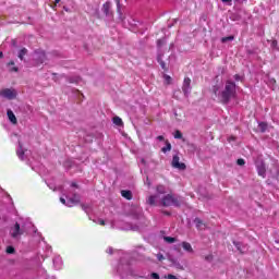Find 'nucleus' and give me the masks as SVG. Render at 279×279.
I'll use <instances>...</instances> for the list:
<instances>
[{
    "label": "nucleus",
    "instance_id": "f257e3e1",
    "mask_svg": "<svg viewBox=\"0 0 279 279\" xmlns=\"http://www.w3.org/2000/svg\"><path fill=\"white\" fill-rule=\"evenodd\" d=\"M146 202L149 206H163L165 208H169V206H181L184 201L180 196L167 194L161 197L158 195H150Z\"/></svg>",
    "mask_w": 279,
    "mask_h": 279
},
{
    "label": "nucleus",
    "instance_id": "f03ea898",
    "mask_svg": "<svg viewBox=\"0 0 279 279\" xmlns=\"http://www.w3.org/2000/svg\"><path fill=\"white\" fill-rule=\"evenodd\" d=\"M213 92L221 104H228L230 99H234V96L236 95V85L233 82H227L225 87L215 85Z\"/></svg>",
    "mask_w": 279,
    "mask_h": 279
},
{
    "label": "nucleus",
    "instance_id": "7ed1b4c3",
    "mask_svg": "<svg viewBox=\"0 0 279 279\" xmlns=\"http://www.w3.org/2000/svg\"><path fill=\"white\" fill-rule=\"evenodd\" d=\"M116 270L118 276H121L123 279L136 278L138 276L136 275V271L132 269V266H130V254H124L121 257Z\"/></svg>",
    "mask_w": 279,
    "mask_h": 279
},
{
    "label": "nucleus",
    "instance_id": "20e7f679",
    "mask_svg": "<svg viewBox=\"0 0 279 279\" xmlns=\"http://www.w3.org/2000/svg\"><path fill=\"white\" fill-rule=\"evenodd\" d=\"M29 228H32V222L20 219V221L15 222L14 226L11 227L10 235L12 239H21L23 234L29 232Z\"/></svg>",
    "mask_w": 279,
    "mask_h": 279
},
{
    "label": "nucleus",
    "instance_id": "39448f33",
    "mask_svg": "<svg viewBox=\"0 0 279 279\" xmlns=\"http://www.w3.org/2000/svg\"><path fill=\"white\" fill-rule=\"evenodd\" d=\"M33 60L36 66H40V64H45V62H47V54L43 50H37L33 54Z\"/></svg>",
    "mask_w": 279,
    "mask_h": 279
},
{
    "label": "nucleus",
    "instance_id": "423d86ee",
    "mask_svg": "<svg viewBox=\"0 0 279 279\" xmlns=\"http://www.w3.org/2000/svg\"><path fill=\"white\" fill-rule=\"evenodd\" d=\"M17 95L19 93L14 88H4L0 90V97H3L4 99H9V100L16 99Z\"/></svg>",
    "mask_w": 279,
    "mask_h": 279
},
{
    "label": "nucleus",
    "instance_id": "0eeeda50",
    "mask_svg": "<svg viewBox=\"0 0 279 279\" xmlns=\"http://www.w3.org/2000/svg\"><path fill=\"white\" fill-rule=\"evenodd\" d=\"M16 154H17V158H20V160H27V157L29 156V150L23 148V144L19 143Z\"/></svg>",
    "mask_w": 279,
    "mask_h": 279
},
{
    "label": "nucleus",
    "instance_id": "6e6552de",
    "mask_svg": "<svg viewBox=\"0 0 279 279\" xmlns=\"http://www.w3.org/2000/svg\"><path fill=\"white\" fill-rule=\"evenodd\" d=\"M172 167L174 169H180V171H184V169H186V165L180 162V157L178 155H174L172 158Z\"/></svg>",
    "mask_w": 279,
    "mask_h": 279
},
{
    "label": "nucleus",
    "instance_id": "1a4fd4ad",
    "mask_svg": "<svg viewBox=\"0 0 279 279\" xmlns=\"http://www.w3.org/2000/svg\"><path fill=\"white\" fill-rule=\"evenodd\" d=\"M182 90H183L185 97H189V95H191V78H189V77L184 78Z\"/></svg>",
    "mask_w": 279,
    "mask_h": 279
},
{
    "label": "nucleus",
    "instance_id": "9d476101",
    "mask_svg": "<svg viewBox=\"0 0 279 279\" xmlns=\"http://www.w3.org/2000/svg\"><path fill=\"white\" fill-rule=\"evenodd\" d=\"M68 199V204L66 206H69V208L75 206V204H80V195L74 194L73 196L69 195L66 196Z\"/></svg>",
    "mask_w": 279,
    "mask_h": 279
},
{
    "label": "nucleus",
    "instance_id": "9b49d317",
    "mask_svg": "<svg viewBox=\"0 0 279 279\" xmlns=\"http://www.w3.org/2000/svg\"><path fill=\"white\" fill-rule=\"evenodd\" d=\"M180 245L182 246L184 252H186V254H195V251L193 250V245H191V243L183 241Z\"/></svg>",
    "mask_w": 279,
    "mask_h": 279
},
{
    "label": "nucleus",
    "instance_id": "f8f14e48",
    "mask_svg": "<svg viewBox=\"0 0 279 279\" xmlns=\"http://www.w3.org/2000/svg\"><path fill=\"white\" fill-rule=\"evenodd\" d=\"M256 168H257V173L258 175H260L262 178H265L266 175V169H265V163L263 161L260 162H256Z\"/></svg>",
    "mask_w": 279,
    "mask_h": 279
},
{
    "label": "nucleus",
    "instance_id": "ddd939ff",
    "mask_svg": "<svg viewBox=\"0 0 279 279\" xmlns=\"http://www.w3.org/2000/svg\"><path fill=\"white\" fill-rule=\"evenodd\" d=\"M62 257H60L59 255L53 257V266L56 269H62Z\"/></svg>",
    "mask_w": 279,
    "mask_h": 279
},
{
    "label": "nucleus",
    "instance_id": "4468645a",
    "mask_svg": "<svg viewBox=\"0 0 279 279\" xmlns=\"http://www.w3.org/2000/svg\"><path fill=\"white\" fill-rule=\"evenodd\" d=\"M7 116H8L9 121H11L13 123V125H16V123H17L16 116L14 114L12 109H9L7 111Z\"/></svg>",
    "mask_w": 279,
    "mask_h": 279
},
{
    "label": "nucleus",
    "instance_id": "2eb2a0df",
    "mask_svg": "<svg viewBox=\"0 0 279 279\" xmlns=\"http://www.w3.org/2000/svg\"><path fill=\"white\" fill-rule=\"evenodd\" d=\"M156 191L157 193L155 195H158V197H162V195L167 193V187H165V185H157Z\"/></svg>",
    "mask_w": 279,
    "mask_h": 279
},
{
    "label": "nucleus",
    "instance_id": "dca6fc26",
    "mask_svg": "<svg viewBox=\"0 0 279 279\" xmlns=\"http://www.w3.org/2000/svg\"><path fill=\"white\" fill-rule=\"evenodd\" d=\"M194 223H195L197 230H204V229L206 228V223H204V222L202 221V219H199V218H196V219L194 220Z\"/></svg>",
    "mask_w": 279,
    "mask_h": 279
},
{
    "label": "nucleus",
    "instance_id": "f3484780",
    "mask_svg": "<svg viewBox=\"0 0 279 279\" xmlns=\"http://www.w3.org/2000/svg\"><path fill=\"white\" fill-rule=\"evenodd\" d=\"M110 8H112V4L110 2H106L102 5V12H104V14H106V16H108V14H110Z\"/></svg>",
    "mask_w": 279,
    "mask_h": 279
},
{
    "label": "nucleus",
    "instance_id": "a211bd4d",
    "mask_svg": "<svg viewBox=\"0 0 279 279\" xmlns=\"http://www.w3.org/2000/svg\"><path fill=\"white\" fill-rule=\"evenodd\" d=\"M121 195H122V197H124L125 199H132V192H130V191L122 190V191H121Z\"/></svg>",
    "mask_w": 279,
    "mask_h": 279
},
{
    "label": "nucleus",
    "instance_id": "6ab92c4d",
    "mask_svg": "<svg viewBox=\"0 0 279 279\" xmlns=\"http://www.w3.org/2000/svg\"><path fill=\"white\" fill-rule=\"evenodd\" d=\"M25 56H27V48H22L19 51L17 58H20V60H23L25 58Z\"/></svg>",
    "mask_w": 279,
    "mask_h": 279
},
{
    "label": "nucleus",
    "instance_id": "aec40b11",
    "mask_svg": "<svg viewBox=\"0 0 279 279\" xmlns=\"http://www.w3.org/2000/svg\"><path fill=\"white\" fill-rule=\"evenodd\" d=\"M113 123H114V125H123V120H121V118H119V117H114Z\"/></svg>",
    "mask_w": 279,
    "mask_h": 279
},
{
    "label": "nucleus",
    "instance_id": "412c9836",
    "mask_svg": "<svg viewBox=\"0 0 279 279\" xmlns=\"http://www.w3.org/2000/svg\"><path fill=\"white\" fill-rule=\"evenodd\" d=\"M161 151H163V154H167V151H171V144L167 142L166 147H163Z\"/></svg>",
    "mask_w": 279,
    "mask_h": 279
},
{
    "label": "nucleus",
    "instance_id": "4be33fe9",
    "mask_svg": "<svg viewBox=\"0 0 279 279\" xmlns=\"http://www.w3.org/2000/svg\"><path fill=\"white\" fill-rule=\"evenodd\" d=\"M147 279H160V275L156 274V272H151L150 275H148L146 277Z\"/></svg>",
    "mask_w": 279,
    "mask_h": 279
},
{
    "label": "nucleus",
    "instance_id": "5701e85b",
    "mask_svg": "<svg viewBox=\"0 0 279 279\" xmlns=\"http://www.w3.org/2000/svg\"><path fill=\"white\" fill-rule=\"evenodd\" d=\"M5 252L8 254H14V252H16V250H14V246L9 245V246H7Z\"/></svg>",
    "mask_w": 279,
    "mask_h": 279
},
{
    "label": "nucleus",
    "instance_id": "b1692460",
    "mask_svg": "<svg viewBox=\"0 0 279 279\" xmlns=\"http://www.w3.org/2000/svg\"><path fill=\"white\" fill-rule=\"evenodd\" d=\"M258 128H259L260 132H265V130H267V123L260 122V123L258 124Z\"/></svg>",
    "mask_w": 279,
    "mask_h": 279
},
{
    "label": "nucleus",
    "instance_id": "393cba45",
    "mask_svg": "<svg viewBox=\"0 0 279 279\" xmlns=\"http://www.w3.org/2000/svg\"><path fill=\"white\" fill-rule=\"evenodd\" d=\"M163 240L166 243H175V238L172 236H165Z\"/></svg>",
    "mask_w": 279,
    "mask_h": 279
},
{
    "label": "nucleus",
    "instance_id": "a878e982",
    "mask_svg": "<svg viewBox=\"0 0 279 279\" xmlns=\"http://www.w3.org/2000/svg\"><path fill=\"white\" fill-rule=\"evenodd\" d=\"M233 244L235 245L236 250H238L239 252H241V254H243V253L245 252V250H243V248L241 247V243H239V242H233Z\"/></svg>",
    "mask_w": 279,
    "mask_h": 279
},
{
    "label": "nucleus",
    "instance_id": "bb28decb",
    "mask_svg": "<svg viewBox=\"0 0 279 279\" xmlns=\"http://www.w3.org/2000/svg\"><path fill=\"white\" fill-rule=\"evenodd\" d=\"M230 40H234V36L223 37V38L221 39V43H228V41H230Z\"/></svg>",
    "mask_w": 279,
    "mask_h": 279
},
{
    "label": "nucleus",
    "instance_id": "cd10ccee",
    "mask_svg": "<svg viewBox=\"0 0 279 279\" xmlns=\"http://www.w3.org/2000/svg\"><path fill=\"white\" fill-rule=\"evenodd\" d=\"M118 13L120 16V21H123V13H121V4L118 2Z\"/></svg>",
    "mask_w": 279,
    "mask_h": 279
},
{
    "label": "nucleus",
    "instance_id": "c85d7f7f",
    "mask_svg": "<svg viewBox=\"0 0 279 279\" xmlns=\"http://www.w3.org/2000/svg\"><path fill=\"white\" fill-rule=\"evenodd\" d=\"M173 136H174V138H182V132L175 131Z\"/></svg>",
    "mask_w": 279,
    "mask_h": 279
},
{
    "label": "nucleus",
    "instance_id": "c756f323",
    "mask_svg": "<svg viewBox=\"0 0 279 279\" xmlns=\"http://www.w3.org/2000/svg\"><path fill=\"white\" fill-rule=\"evenodd\" d=\"M270 47L272 49H276V47H278V41L277 40H272L271 44H270Z\"/></svg>",
    "mask_w": 279,
    "mask_h": 279
},
{
    "label": "nucleus",
    "instance_id": "7c9ffc66",
    "mask_svg": "<svg viewBox=\"0 0 279 279\" xmlns=\"http://www.w3.org/2000/svg\"><path fill=\"white\" fill-rule=\"evenodd\" d=\"M236 163H238L240 167H243V165H245V159H238Z\"/></svg>",
    "mask_w": 279,
    "mask_h": 279
},
{
    "label": "nucleus",
    "instance_id": "2f4dec72",
    "mask_svg": "<svg viewBox=\"0 0 279 279\" xmlns=\"http://www.w3.org/2000/svg\"><path fill=\"white\" fill-rule=\"evenodd\" d=\"M96 223H98L99 226H106V221L104 219H98Z\"/></svg>",
    "mask_w": 279,
    "mask_h": 279
},
{
    "label": "nucleus",
    "instance_id": "473e14b6",
    "mask_svg": "<svg viewBox=\"0 0 279 279\" xmlns=\"http://www.w3.org/2000/svg\"><path fill=\"white\" fill-rule=\"evenodd\" d=\"M61 204H64V206H66L69 204V201L66 202V199H64L63 197L60 198Z\"/></svg>",
    "mask_w": 279,
    "mask_h": 279
},
{
    "label": "nucleus",
    "instance_id": "72a5a7b5",
    "mask_svg": "<svg viewBox=\"0 0 279 279\" xmlns=\"http://www.w3.org/2000/svg\"><path fill=\"white\" fill-rule=\"evenodd\" d=\"M135 213H136V215H141V213H143V209H141V207H136Z\"/></svg>",
    "mask_w": 279,
    "mask_h": 279
},
{
    "label": "nucleus",
    "instance_id": "f704fd0d",
    "mask_svg": "<svg viewBox=\"0 0 279 279\" xmlns=\"http://www.w3.org/2000/svg\"><path fill=\"white\" fill-rule=\"evenodd\" d=\"M157 258H158V260H165V256L160 253L157 254Z\"/></svg>",
    "mask_w": 279,
    "mask_h": 279
},
{
    "label": "nucleus",
    "instance_id": "c9c22d12",
    "mask_svg": "<svg viewBox=\"0 0 279 279\" xmlns=\"http://www.w3.org/2000/svg\"><path fill=\"white\" fill-rule=\"evenodd\" d=\"M163 77H165L166 82H168V84H169V82H171V76L165 75Z\"/></svg>",
    "mask_w": 279,
    "mask_h": 279
},
{
    "label": "nucleus",
    "instance_id": "e433bc0d",
    "mask_svg": "<svg viewBox=\"0 0 279 279\" xmlns=\"http://www.w3.org/2000/svg\"><path fill=\"white\" fill-rule=\"evenodd\" d=\"M159 64H160L161 69H163V70L166 69V65L161 60H159Z\"/></svg>",
    "mask_w": 279,
    "mask_h": 279
},
{
    "label": "nucleus",
    "instance_id": "4c0bfd02",
    "mask_svg": "<svg viewBox=\"0 0 279 279\" xmlns=\"http://www.w3.org/2000/svg\"><path fill=\"white\" fill-rule=\"evenodd\" d=\"M157 141H165V136L162 135L157 136Z\"/></svg>",
    "mask_w": 279,
    "mask_h": 279
},
{
    "label": "nucleus",
    "instance_id": "58836bf2",
    "mask_svg": "<svg viewBox=\"0 0 279 279\" xmlns=\"http://www.w3.org/2000/svg\"><path fill=\"white\" fill-rule=\"evenodd\" d=\"M112 252H113L112 247H109V248L107 250V254H112Z\"/></svg>",
    "mask_w": 279,
    "mask_h": 279
},
{
    "label": "nucleus",
    "instance_id": "ea45409f",
    "mask_svg": "<svg viewBox=\"0 0 279 279\" xmlns=\"http://www.w3.org/2000/svg\"><path fill=\"white\" fill-rule=\"evenodd\" d=\"M222 3H232V0H221Z\"/></svg>",
    "mask_w": 279,
    "mask_h": 279
},
{
    "label": "nucleus",
    "instance_id": "a19ab883",
    "mask_svg": "<svg viewBox=\"0 0 279 279\" xmlns=\"http://www.w3.org/2000/svg\"><path fill=\"white\" fill-rule=\"evenodd\" d=\"M168 278L169 279H177L175 276H173V275H168Z\"/></svg>",
    "mask_w": 279,
    "mask_h": 279
},
{
    "label": "nucleus",
    "instance_id": "79ce46f5",
    "mask_svg": "<svg viewBox=\"0 0 279 279\" xmlns=\"http://www.w3.org/2000/svg\"><path fill=\"white\" fill-rule=\"evenodd\" d=\"M157 45H158V47H160V45H162V40L159 39V40L157 41Z\"/></svg>",
    "mask_w": 279,
    "mask_h": 279
},
{
    "label": "nucleus",
    "instance_id": "37998d69",
    "mask_svg": "<svg viewBox=\"0 0 279 279\" xmlns=\"http://www.w3.org/2000/svg\"><path fill=\"white\" fill-rule=\"evenodd\" d=\"M9 66H14V61H11V62L9 63Z\"/></svg>",
    "mask_w": 279,
    "mask_h": 279
},
{
    "label": "nucleus",
    "instance_id": "c03bdc74",
    "mask_svg": "<svg viewBox=\"0 0 279 279\" xmlns=\"http://www.w3.org/2000/svg\"><path fill=\"white\" fill-rule=\"evenodd\" d=\"M12 71H15V72H16V71H19V69H17V68H12Z\"/></svg>",
    "mask_w": 279,
    "mask_h": 279
},
{
    "label": "nucleus",
    "instance_id": "a18cd8bd",
    "mask_svg": "<svg viewBox=\"0 0 279 279\" xmlns=\"http://www.w3.org/2000/svg\"><path fill=\"white\" fill-rule=\"evenodd\" d=\"M0 58H3V52L0 51Z\"/></svg>",
    "mask_w": 279,
    "mask_h": 279
},
{
    "label": "nucleus",
    "instance_id": "49530a36",
    "mask_svg": "<svg viewBox=\"0 0 279 279\" xmlns=\"http://www.w3.org/2000/svg\"><path fill=\"white\" fill-rule=\"evenodd\" d=\"M54 3H60V0H54Z\"/></svg>",
    "mask_w": 279,
    "mask_h": 279
},
{
    "label": "nucleus",
    "instance_id": "de8ad7c7",
    "mask_svg": "<svg viewBox=\"0 0 279 279\" xmlns=\"http://www.w3.org/2000/svg\"><path fill=\"white\" fill-rule=\"evenodd\" d=\"M230 141H234V137H230V138H229V142H230Z\"/></svg>",
    "mask_w": 279,
    "mask_h": 279
},
{
    "label": "nucleus",
    "instance_id": "09e8293b",
    "mask_svg": "<svg viewBox=\"0 0 279 279\" xmlns=\"http://www.w3.org/2000/svg\"><path fill=\"white\" fill-rule=\"evenodd\" d=\"M72 186H73V187H75V186H77V184H75V183H72Z\"/></svg>",
    "mask_w": 279,
    "mask_h": 279
},
{
    "label": "nucleus",
    "instance_id": "8fccbe9b",
    "mask_svg": "<svg viewBox=\"0 0 279 279\" xmlns=\"http://www.w3.org/2000/svg\"><path fill=\"white\" fill-rule=\"evenodd\" d=\"M235 80H239V75L235 76Z\"/></svg>",
    "mask_w": 279,
    "mask_h": 279
}]
</instances>
